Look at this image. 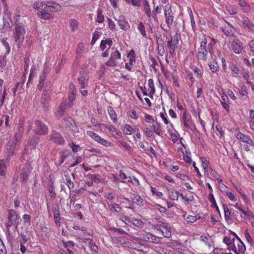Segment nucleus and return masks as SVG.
<instances>
[{"label":"nucleus","instance_id":"1","mask_svg":"<svg viewBox=\"0 0 254 254\" xmlns=\"http://www.w3.org/2000/svg\"><path fill=\"white\" fill-rule=\"evenodd\" d=\"M61 9V6L58 3L49 1L47 2V6L43 9L38 11L37 15L41 19L49 20L53 19V15L50 12L59 11Z\"/></svg>","mask_w":254,"mask_h":254},{"label":"nucleus","instance_id":"2","mask_svg":"<svg viewBox=\"0 0 254 254\" xmlns=\"http://www.w3.org/2000/svg\"><path fill=\"white\" fill-rule=\"evenodd\" d=\"M13 34L15 44L19 48L22 46L25 38V30L24 25L21 23H17Z\"/></svg>","mask_w":254,"mask_h":254},{"label":"nucleus","instance_id":"3","mask_svg":"<svg viewBox=\"0 0 254 254\" xmlns=\"http://www.w3.org/2000/svg\"><path fill=\"white\" fill-rule=\"evenodd\" d=\"M207 41L206 37L203 36L201 39L200 47L197 49V57L198 60L205 62L207 59L208 53H211L212 50L210 48L206 49Z\"/></svg>","mask_w":254,"mask_h":254},{"label":"nucleus","instance_id":"4","mask_svg":"<svg viewBox=\"0 0 254 254\" xmlns=\"http://www.w3.org/2000/svg\"><path fill=\"white\" fill-rule=\"evenodd\" d=\"M181 121L183 124V130L185 131H188L189 130H192L194 127L193 122L191 120V116L185 111L181 118Z\"/></svg>","mask_w":254,"mask_h":254},{"label":"nucleus","instance_id":"5","mask_svg":"<svg viewBox=\"0 0 254 254\" xmlns=\"http://www.w3.org/2000/svg\"><path fill=\"white\" fill-rule=\"evenodd\" d=\"M113 51L112 52L110 58L109 60L105 63L106 65L110 67H115L118 65V60L121 59V54L116 49H113Z\"/></svg>","mask_w":254,"mask_h":254},{"label":"nucleus","instance_id":"6","mask_svg":"<svg viewBox=\"0 0 254 254\" xmlns=\"http://www.w3.org/2000/svg\"><path fill=\"white\" fill-rule=\"evenodd\" d=\"M19 216L17 214L16 212L14 210H10L8 211L7 228H9L12 225H14L16 229L19 223Z\"/></svg>","mask_w":254,"mask_h":254},{"label":"nucleus","instance_id":"7","mask_svg":"<svg viewBox=\"0 0 254 254\" xmlns=\"http://www.w3.org/2000/svg\"><path fill=\"white\" fill-rule=\"evenodd\" d=\"M86 133L94 140L103 146L106 147H110L112 146L113 145L112 143L110 141L101 137L98 134H96L92 131H87Z\"/></svg>","mask_w":254,"mask_h":254},{"label":"nucleus","instance_id":"8","mask_svg":"<svg viewBox=\"0 0 254 254\" xmlns=\"http://www.w3.org/2000/svg\"><path fill=\"white\" fill-rule=\"evenodd\" d=\"M234 244V246L231 249L232 251L237 253V254H244L245 253L246 251V247L240 238H238V240H235Z\"/></svg>","mask_w":254,"mask_h":254},{"label":"nucleus","instance_id":"9","mask_svg":"<svg viewBox=\"0 0 254 254\" xmlns=\"http://www.w3.org/2000/svg\"><path fill=\"white\" fill-rule=\"evenodd\" d=\"M179 44V37L177 34L171 37L167 42V46L169 48L171 54H175L176 49L178 48Z\"/></svg>","mask_w":254,"mask_h":254},{"label":"nucleus","instance_id":"10","mask_svg":"<svg viewBox=\"0 0 254 254\" xmlns=\"http://www.w3.org/2000/svg\"><path fill=\"white\" fill-rule=\"evenodd\" d=\"M35 127L34 130L38 134H46L48 132V128L40 121L36 120L35 121Z\"/></svg>","mask_w":254,"mask_h":254},{"label":"nucleus","instance_id":"11","mask_svg":"<svg viewBox=\"0 0 254 254\" xmlns=\"http://www.w3.org/2000/svg\"><path fill=\"white\" fill-rule=\"evenodd\" d=\"M164 10L166 23L168 27H170L174 21V15L171 6L166 5L164 7Z\"/></svg>","mask_w":254,"mask_h":254},{"label":"nucleus","instance_id":"12","mask_svg":"<svg viewBox=\"0 0 254 254\" xmlns=\"http://www.w3.org/2000/svg\"><path fill=\"white\" fill-rule=\"evenodd\" d=\"M50 140L54 143L59 145H63L64 139L62 135L55 131H53L50 135Z\"/></svg>","mask_w":254,"mask_h":254},{"label":"nucleus","instance_id":"13","mask_svg":"<svg viewBox=\"0 0 254 254\" xmlns=\"http://www.w3.org/2000/svg\"><path fill=\"white\" fill-rule=\"evenodd\" d=\"M89 76L87 72H82L80 73V75L78 77L77 80L80 87L84 89L88 85Z\"/></svg>","mask_w":254,"mask_h":254},{"label":"nucleus","instance_id":"14","mask_svg":"<svg viewBox=\"0 0 254 254\" xmlns=\"http://www.w3.org/2000/svg\"><path fill=\"white\" fill-rule=\"evenodd\" d=\"M135 54L133 50H131L127 54V58L129 59V63L125 64V68L129 71L132 70V66L135 62Z\"/></svg>","mask_w":254,"mask_h":254},{"label":"nucleus","instance_id":"15","mask_svg":"<svg viewBox=\"0 0 254 254\" xmlns=\"http://www.w3.org/2000/svg\"><path fill=\"white\" fill-rule=\"evenodd\" d=\"M236 137L238 140L241 141L251 145V146H254V142L252 138L248 135L244 134L240 131H238L236 134Z\"/></svg>","mask_w":254,"mask_h":254},{"label":"nucleus","instance_id":"16","mask_svg":"<svg viewBox=\"0 0 254 254\" xmlns=\"http://www.w3.org/2000/svg\"><path fill=\"white\" fill-rule=\"evenodd\" d=\"M231 48L233 51L236 54H240L243 49L242 43L238 40L233 41Z\"/></svg>","mask_w":254,"mask_h":254},{"label":"nucleus","instance_id":"17","mask_svg":"<svg viewBox=\"0 0 254 254\" xmlns=\"http://www.w3.org/2000/svg\"><path fill=\"white\" fill-rule=\"evenodd\" d=\"M219 93L222 98V100L221 101V105L227 112H229V105L227 103V102L229 100L228 95L222 88L219 91Z\"/></svg>","mask_w":254,"mask_h":254},{"label":"nucleus","instance_id":"18","mask_svg":"<svg viewBox=\"0 0 254 254\" xmlns=\"http://www.w3.org/2000/svg\"><path fill=\"white\" fill-rule=\"evenodd\" d=\"M162 226L163 228L162 231V235L166 238H170L171 236V232L172 228L170 225L166 223H162Z\"/></svg>","mask_w":254,"mask_h":254},{"label":"nucleus","instance_id":"19","mask_svg":"<svg viewBox=\"0 0 254 254\" xmlns=\"http://www.w3.org/2000/svg\"><path fill=\"white\" fill-rule=\"evenodd\" d=\"M98 126L99 127H101V128H108L109 129L110 133L114 136L119 135L118 130L116 128V127L115 126L113 125L109 126L106 124H102L98 125Z\"/></svg>","mask_w":254,"mask_h":254},{"label":"nucleus","instance_id":"20","mask_svg":"<svg viewBox=\"0 0 254 254\" xmlns=\"http://www.w3.org/2000/svg\"><path fill=\"white\" fill-rule=\"evenodd\" d=\"M143 238L146 241L155 244L160 243V238L149 233H146Z\"/></svg>","mask_w":254,"mask_h":254},{"label":"nucleus","instance_id":"21","mask_svg":"<svg viewBox=\"0 0 254 254\" xmlns=\"http://www.w3.org/2000/svg\"><path fill=\"white\" fill-rule=\"evenodd\" d=\"M75 90L74 88V85H70V90L68 92V102H67L68 104L69 107H71L72 105V103L75 99Z\"/></svg>","mask_w":254,"mask_h":254},{"label":"nucleus","instance_id":"22","mask_svg":"<svg viewBox=\"0 0 254 254\" xmlns=\"http://www.w3.org/2000/svg\"><path fill=\"white\" fill-rule=\"evenodd\" d=\"M16 145L17 143L13 140H11L8 142L6 145V150L8 156H9L13 154L16 148Z\"/></svg>","mask_w":254,"mask_h":254},{"label":"nucleus","instance_id":"23","mask_svg":"<svg viewBox=\"0 0 254 254\" xmlns=\"http://www.w3.org/2000/svg\"><path fill=\"white\" fill-rule=\"evenodd\" d=\"M65 123L67 126H68L72 131L74 132H78V128L72 119L71 118H67L65 120Z\"/></svg>","mask_w":254,"mask_h":254},{"label":"nucleus","instance_id":"24","mask_svg":"<svg viewBox=\"0 0 254 254\" xmlns=\"http://www.w3.org/2000/svg\"><path fill=\"white\" fill-rule=\"evenodd\" d=\"M119 25L120 28L124 30H127L129 29L130 26L127 21H126L124 16H121L118 20Z\"/></svg>","mask_w":254,"mask_h":254},{"label":"nucleus","instance_id":"25","mask_svg":"<svg viewBox=\"0 0 254 254\" xmlns=\"http://www.w3.org/2000/svg\"><path fill=\"white\" fill-rule=\"evenodd\" d=\"M200 241L205 244L209 248L213 246V242L212 237L209 235L208 236H201L199 237Z\"/></svg>","mask_w":254,"mask_h":254},{"label":"nucleus","instance_id":"26","mask_svg":"<svg viewBox=\"0 0 254 254\" xmlns=\"http://www.w3.org/2000/svg\"><path fill=\"white\" fill-rule=\"evenodd\" d=\"M30 171V167L28 165L25 166L22 169L20 179L22 182H25L27 179V176Z\"/></svg>","mask_w":254,"mask_h":254},{"label":"nucleus","instance_id":"27","mask_svg":"<svg viewBox=\"0 0 254 254\" xmlns=\"http://www.w3.org/2000/svg\"><path fill=\"white\" fill-rule=\"evenodd\" d=\"M235 241V239L234 238H231V237L228 236H225L223 239V243L228 246V249L229 250H231L232 247L234 246V243Z\"/></svg>","mask_w":254,"mask_h":254},{"label":"nucleus","instance_id":"28","mask_svg":"<svg viewBox=\"0 0 254 254\" xmlns=\"http://www.w3.org/2000/svg\"><path fill=\"white\" fill-rule=\"evenodd\" d=\"M67 106H68V104L67 102L64 101L63 102L58 110L57 116L58 118H60L63 115L64 113Z\"/></svg>","mask_w":254,"mask_h":254},{"label":"nucleus","instance_id":"29","mask_svg":"<svg viewBox=\"0 0 254 254\" xmlns=\"http://www.w3.org/2000/svg\"><path fill=\"white\" fill-rule=\"evenodd\" d=\"M143 9L148 18L150 19L151 12L149 2L147 0L143 1Z\"/></svg>","mask_w":254,"mask_h":254},{"label":"nucleus","instance_id":"30","mask_svg":"<svg viewBox=\"0 0 254 254\" xmlns=\"http://www.w3.org/2000/svg\"><path fill=\"white\" fill-rule=\"evenodd\" d=\"M148 86L150 89V91L148 93V96L151 98L153 97V95L155 93V88L154 86V81L152 79H149L148 80Z\"/></svg>","mask_w":254,"mask_h":254},{"label":"nucleus","instance_id":"31","mask_svg":"<svg viewBox=\"0 0 254 254\" xmlns=\"http://www.w3.org/2000/svg\"><path fill=\"white\" fill-rule=\"evenodd\" d=\"M131 200L133 203L138 205H141L143 202L142 198L138 194H134L131 197Z\"/></svg>","mask_w":254,"mask_h":254},{"label":"nucleus","instance_id":"32","mask_svg":"<svg viewBox=\"0 0 254 254\" xmlns=\"http://www.w3.org/2000/svg\"><path fill=\"white\" fill-rule=\"evenodd\" d=\"M208 64L210 69L212 72L215 73L218 71L219 67L218 64L215 61H213L211 62H209Z\"/></svg>","mask_w":254,"mask_h":254},{"label":"nucleus","instance_id":"33","mask_svg":"<svg viewBox=\"0 0 254 254\" xmlns=\"http://www.w3.org/2000/svg\"><path fill=\"white\" fill-rule=\"evenodd\" d=\"M7 164V162L4 160H0V175L1 176L5 175V171L6 167Z\"/></svg>","mask_w":254,"mask_h":254},{"label":"nucleus","instance_id":"34","mask_svg":"<svg viewBox=\"0 0 254 254\" xmlns=\"http://www.w3.org/2000/svg\"><path fill=\"white\" fill-rule=\"evenodd\" d=\"M240 86L239 92L244 99L248 98V92L245 85L241 84Z\"/></svg>","mask_w":254,"mask_h":254},{"label":"nucleus","instance_id":"35","mask_svg":"<svg viewBox=\"0 0 254 254\" xmlns=\"http://www.w3.org/2000/svg\"><path fill=\"white\" fill-rule=\"evenodd\" d=\"M102 10L100 8H98L97 11V18L96 21L98 23H101L104 20V16L102 14Z\"/></svg>","mask_w":254,"mask_h":254},{"label":"nucleus","instance_id":"36","mask_svg":"<svg viewBox=\"0 0 254 254\" xmlns=\"http://www.w3.org/2000/svg\"><path fill=\"white\" fill-rule=\"evenodd\" d=\"M243 213L249 220L251 221V222L252 221H254V215L248 208L243 211Z\"/></svg>","mask_w":254,"mask_h":254},{"label":"nucleus","instance_id":"37","mask_svg":"<svg viewBox=\"0 0 254 254\" xmlns=\"http://www.w3.org/2000/svg\"><path fill=\"white\" fill-rule=\"evenodd\" d=\"M243 26L244 27L248 28L250 31H254V24L248 20H244L243 21Z\"/></svg>","mask_w":254,"mask_h":254},{"label":"nucleus","instance_id":"38","mask_svg":"<svg viewBox=\"0 0 254 254\" xmlns=\"http://www.w3.org/2000/svg\"><path fill=\"white\" fill-rule=\"evenodd\" d=\"M225 194L232 201L235 202L237 201V198L236 195L229 190H226L224 191Z\"/></svg>","mask_w":254,"mask_h":254},{"label":"nucleus","instance_id":"39","mask_svg":"<svg viewBox=\"0 0 254 254\" xmlns=\"http://www.w3.org/2000/svg\"><path fill=\"white\" fill-rule=\"evenodd\" d=\"M87 177L89 179H91L92 181H94L96 183H99L100 182H103L102 179L100 178L99 175H88Z\"/></svg>","mask_w":254,"mask_h":254},{"label":"nucleus","instance_id":"40","mask_svg":"<svg viewBox=\"0 0 254 254\" xmlns=\"http://www.w3.org/2000/svg\"><path fill=\"white\" fill-rule=\"evenodd\" d=\"M228 25L230 27H224L222 28L223 32L227 36H231L233 34L232 26L227 22Z\"/></svg>","mask_w":254,"mask_h":254},{"label":"nucleus","instance_id":"41","mask_svg":"<svg viewBox=\"0 0 254 254\" xmlns=\"http://www.w3.org/2000/svg\"><path fill=\"white\" fill-rule=\"evenodd\" d=\"M47 6V3H46L43 1H38L36 2L33 4V8L36 9H43Z\"/></svg>","mask_w":254,"mask_h":254},{"label":"nucleus","instance_id":"42","mask_svg":"<svg viewBox=\"0 0 254 254\" xmlns=\"http://www.w3.org/2000/svg\"><path fill=\"white\" fill-rule=\"evenodd\" d=\"M212 128L213 131L217 134V135L220 136L223 135L222 129L220 125L214 126V124H213L212 125Z\"/></svg>","mask_w":254,"mask_h":254},{"label":"nucleus","instance_id":"43","mask_svg":"<svg viewBox=\"0 0 254 254\" xmlns=\"http://www.w3.org/2000/svg\"><path fill=\"white\" fill-rule=\"evenodd\" d=\"M226 9L230 14L235 15L238 12L237 9L233 5L226 6Z\"/></svg>","mask_w":254,"mask_h":254},{"label":"nucleus","instance_id":"44","mask_svg":"<svg viewBox=\"0 0 254 254\" xmlns=\"http://www.w3.org/2000/svg\"><path fill=\"white\" fill-rule=\"evenodd\" d=\"M183 217L188 223H192L196 221V218L192 215L184 214Z\"/></svg>","mask_w":254,"mask_h":254},{"label":"nucleus","instance_id":"45","mask_svg":"<svg viewBox=\"0 0 254 254\" xmlns=\"http://www.w3.org/2000/svg\"><path fill=\"white\" fill-rule=\"evenodd\" d=\"M179 194V192L178 191L176 192L170 191L168 192V197L173 200H177Z\"/></svg>","mask_w":254,"mask_h":254},{"label":"nucleus","instance_id":"46","mask_svg":"<svg viewBox=\"0 0 254 254\" xmlns=\"http://www.w3.org/2000/svg\"><path fill=\"white\" fill-rule=\"evenodd\" d=\"M191 69L194 72L196 76L200 78L202 76V73L200 69L196 66L193 65L191 67Z\"/></svg>","mask_w":254,"mask_h":254},{"label":"nucleus","instance_id":"47","mask_svg":"<svg viewBox=\"0 0 254 254\" xmlns=\"http://www.w3.org/2000/svg\"><path fill=\"white\" fill-rule=\"evenodd\" d=\"M88 246L90 250L94 253H97L98 251V248L96 244L92 241L89 240Z\"/></svg>","mask_w":254,"mask_h":254},{"label":"nucleus","instance_id":"48","mask_svg":"<svg viewBox=\"0 0 254 254\" xmlns=\"http://www.w3.org/2000/svg\"><path fill=\"white\" fill-rule=\"evenodd\" d=\"M133 130V128L129 125L126 124L124 127V132L127 135H130Z\"/></svg>","mask_w":254,"mask_h":254},{"label":"nucleus","instance_id":"49","mask_svg":"<svg viewBox=\"0 0 254 254\" xmlns=\"http://www.w3.org/2000/svg\"><path fill=\"white\" fill-rule=\"evenodd\" d=\"M224 216L226 220L228 221L231 219V212L227 206L223 205Z\"/></svg>","mask_w":254,"mask_h":254},{"label":"nucleus","instance_id":"50","mask_svg":"<svg viewBox=\"0 0 254 254\" xmlns=\"http://www.w3.org/2000/svg\"><path fill=\"white\" fill-rule=\"evenodd\" d=\"M37 72V68L35 66V65H32L31 70H30V73L29 76V80L27 83V85L29 83L30 81L32 79L33 76H35Z\"/></svg>","mask_w":254,"mask_h":254},{"label":"nucleus","instance_id":"51","mask_svg":"<svg viewBox=\"0 0 254 254\" xmlns=\"http://www.w3.org/2000/svg\"><path fill=\"white\" fill-rule=\"evenodd\" d=\"M108 113H109V114L110 115V117L111 119L113 121L115 122V121H116L117 120V115L116 114V113H115V112L114 111V110L113 109V108L112 107H110L108 109Z\"/></svg>","mask_w":254,"mask_h":254},{"label":"nucleus","instance_id":"52","mask_svg":"<svg viewBox=\"0 0 254 254\" xmlns=\"http://www.w3.org/2000/svg\"><path fill=\"white\" fill-rule=\"evenodd\" d=\"M151 128L157 135H160L161 129L160 125L159 124H158V123L153 124L151 126Z\"/></svg>","mask_w":254,"mask_h":254},{"label":"nucleus","instance_id":"53","mask_svg":"<svg viewBox=\"0 0 254 254\" xmlns=\"http://www.w3.org/2000/svg\"><path fill=\"white\" fill-rule=\"evenodd\" d=\"M69 25L72 31H75L78 28V22L75 19H71L69 21Z\"/></svg>","mask_w":254,"mask_h":254},{"label":"nucleus","instance_id":"54","mask_svg":"<svg viewBox=\"0 0 254 254\" xmlns=\"http://www.w3.org/2000/svg\"><path fill=\"white\" fill-rule=\"evenodd\" d=\"M121 144L126 150L130 152L133 151V147L130 146L127 142L122 141L121 142Z\"/></svg>","mask_w":254,"mask_h":254},{"label":"nucleus","instance_id":"55","mask_svg":"<svg viewBox=\"0 0 254 254\" xmlns=\"http://www.w3.org/2000/svg\"><path fill=\"white\" fill-rule=\"evenodd\" d=\"M230 68L235 74L233 76L236 77H237L239 74V68L238 66L236 64H233L231 65Z\"/></svg>","mask_w":254,"mask_h":254},{"label":"nucleus","instance_id":"56","mask_svg":"<svg viewBox=\"0 0 254 254\" xmlns=\"http://www.w3.org/2000/svg\"><path fill=\"white\" fill-rule=\"evenodd\" d=\"M138 29L140 32L141 35L143 36L146 35V31L145 29V27L142 23L140 22L138 25Z\"/></svg>","mask_w":254,"mask_h":254},{"label":"nucleus","instance_id":"57","mask_svg":"<svg viewBox=\"0 0 254 254\" xmlns=\"http://www.w3.org/2000/svg\"><path fill=\"white\" fill-rule=\"evenodd\" d=\"M200 159L201 160L202 166L203 169L205 171H206L207 169V167L209 164L208 161L206 160V159L203 157H201Z\"/></svg>","mask_w":254,"mask_h":254},{"label":"nucleus","instance_id":"58","mask_svg":"<svg viewBox=\"0 0 254 254\" xmlns=\"http://www.w3.org/2000/svg\"><path fill=\"white\" fill-rule=\"evenodd\" d=\"M69 146L71 147L72 151L74 152H77L80 149L79 146L78 145L75 144L72 141L69 143Z\"/></svg>","mask_w":254,"mask_h":254},{"label":"nucleus","instance_id":"59","mask_svg":"<svg viewBox=\"0 0 254 254\" xmlns=\"http://www.w3.org/2000/svg\"><path fill=\"white\" fill-rule=\"evenodd\" d=\"M108 207L110 208V209H114L115 211L117 212H119L120 210L119 205L118 204H108Z\"/></svg>","mask_w":254,"mask_h":254},{"label":"nucleus","instance_id":"60","mask_svg":"<svg viewBox=\"0 0 254 254\" xmlns=\"http://www.w3.org/2000/svg\"><path fill=\"white\" fill-rule=\"evenodd\" d=\"M1 42L6 49V53L7 54H8L9 53L10 49V47L9 46V44L6 42V40H5L4 39H2Z\"/></svg>","mask_w":254,"mask_h":254},{"label":"nucleus","instance_id":"61","mask_svg":"<svg viewBox=\"0 0 254 254\" xmlns=\"http://www.w3.org/2000/svg\"><path fill=\"white\" fill-rule=\"evenodd\" d=\"M245 237L246 238V239L247 240V242L249 244H252L253 242L252 238L250 234L248 232L247 230H246L245 231Z\"/></svg>","mask_w":254,"mask_h":254},{"label":"nucleus","instance_id":"62","mask_svg":"<svg viewBox=\"0 0 254 254\" xmlns=\"http://www.w3.org/2000/svg\"><path fill=\"white\" fill-rule=\"evenodd\" d=\"M66 157V155L64 152L60 153V159L59 160V165H61L64 162L65 159Z\"/></svg>","mask_w":254,"mask_h":254},{"label":"nucleus","instance_id":"63","mask_svg":"<svg viewBox=\"0 0 254 254\" xmlns=\"http://www.w3.org/2000/svg\"><path fill=\"white\" fill-rule=\"evenodd\" d=\"M176 176L178 178L184 181L188 179V177L186 174L181 173L180 172L177 173Z\"/></svg>","mask_w":254,"mask_h":254},{"label":"nucleus","instance_id":"64","mask_svg":"<svg viewBox=\"0 0 254 254\" xmlns=\"http://www.w3.org/2000/svg\"><path fill=\"white\" fill-rule=\"evenodd\" d=\"M132 224L136 226L141 227L142 226V222L141 220H138L137 219L134 218L132 220Z\"/></svg>","mask_w":254,"mask_h":254}]
</instances>
